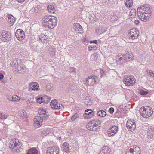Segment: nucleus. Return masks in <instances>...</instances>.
I'll return each instance as SVG.
<instances>
[{"mask_svg":"<svg viewBox=\"0 0 154 154\" xmlns=\"http://www.w3.org/2000/svg\"><path fill=\"white\" fill-rule=\"evenodd\" d=\"M151 11L150 7L148 5L139 7L137 9V14L142 21H148L151 17Z\"/></svg>","mask_w":154,"mask_h":154,"instance_id":"1","label":"nucleus"},{"mask_svg":"<svg viewBox=\"0 0 154 154\" xmlns=\"http://www.w3.org/2000/svg\"><path fill=\"white\" fill-rule=\"evenodd\" d=\"M101 123L100 120L96 119L92 120L88 123L86 125V128L89 130L97 131L99 129L100 125Z\"/></svg>","mask_w":154,"mask_h":154,"instance_id":"2","label":"nucleus"},{"mask_svg":"<svg viewBox=\"0 0 154 154\" xmlns=\"http://www.w3.org/2000/svg\"><path fill=\"white\" fill-rule=\"evenodd\" d=\"M21 143L18 139H12L10 141L9 144V148L12 150L14 149L17 152H21L22 149Z\"/></svg>","mask_w":154,"mask_h":154,"instance_id":"3","label":"nucleus"},{"mask_svg":"<svg viewBox=\"0 0 154 154\" xmlns=\"http://www.w3.org/2000/svg\"><path fill=\"white\" fill-rule=\"evenodd\" d=\"M140 113L141 116L144 118H148L150 117L153 113L152 108L150 107L145 106L142 107L140 110Z\"/></svg>","mask_w":154,"mask_h":154,"instance_id":"4","label":"nucleus"},{"mask_svg":"<svg viewBox=\"0 0 154 154\" xmlns=\"http://www.w3.org/2000/svg\"><path fill=\"white\" fill-rule=\"evenodd\" d=\"M136 79L133 76L126 75L123 79L124 84L127 86H134L136 83Z\"/></svg>","mask_w":154,"mask_h":154,"instance_id":"5","label":"nucleus"},{"mask_svg":"<svg viewBox=\"0 0 154 154\" xmlns=\"http://www.w3.org/2000/svg\"><path fill=\"white\" fill-rule=\"evenodd\" d=\"M48 23L46 27L50 29H53L57 24V18L55 16L51 15L50 20Z\"/></svg>","mask_w":154,"mask_h":154,"instance_id":"6","label":"nucleus"},{"mask_svg":"<svg viewBox=\"0 0 154 154\" xmlns=\"http://www.w3.org/2000/svg\"><path fill=\"white\" fill-rule=\"evenodd\" d=\"M126 126L128 130L131 131H134L136 128L135 120L131 119H128L127 122Z\"/></svg>","mask_w":154,"mask_h":154,"instance_id":"7","label":"nucleus"},{"mask_svg":"<svg viewBox=\"0 0 154 154\" xmlns=\"http://www.w3.org/2000/svg\"><path fill=\"white\" fill-rule=\"evenodd\" d=\"M83 81L86 85L93 86L95 85L96 80L94 76H89L87 78L84 79Z\"/></svg>","mask_w":154,"mask_h":154,"instance_id":"8","label":"nucleus"},{"mask_svg":"<svg viewBox=\"0 0 154 154\" xmlns=\"http://www.w3.org/2000/svg\"><path fill=\"white\" fill-rule=\"evenodd\" d=\"M11 38V33L6 31L2 32L0 35V39L4 42L9 41Z\"/></svg>","mask_w":154,"mask_h":154,"instance_id":"9","label":"nucleus"},{"mask_svg":"<svg viewBox=\"0 0 154 154\" xmlns=\"http://www.w3.org/2000/svg\"><path fill=\"white\" fill-rule=\"evenodd\" d=\"M139 33V32L137 29L133 28L130 30L128 35L131 39H134L137 38Z\"/></svg>","mask_w":154,"mask_h":154,"instance_id":"10","label":"nucleus"},{"mask_svg":"<svg viewBox=\"0 0 154 154\" xmlns=\"http://www.w3.org/2000/svg\"><path fill=\"white\" fill-rule=\"evenodd\" d=\"M15 36L17 39L20 41L23 40L25 37L24 32L20 29H18L16 31Z\"/></svg>","mask_w":154,"mask_h":154,"instance_id":"11","label":"nucleus"},{"mask_svg":"<svg viewBox=\"0 0 154 154\" xmlns=\"http://www.w3.org/2000/svg\"><path fill=\"white\" fill-rule=\"evenodd\" d=\"M38 113L40 115L39 116L42 119H46L48 118V113L47 112L46 109L43 107H40L38 110Z\"/></svg>","mask_w":154,"mask_h":154,"instance_id":"12","label":"nucleus"},{"mask_svg":"<svg viewBox=\"0 0 154 154\" xmlns=\"http://www.w3.org/2000/svg\"><path fill=\"white\" fill-rule=\"evenodd\" d=\"M115 59L117 63H122L128 61L127 56L125 55H120L117 56Z\"/></svg>","mask_w":154,"mask_h":154,"instance_id":"13","label":"nucleus"},{"mask_svg":"<svg viewBox=\"0 0 154 154\" xmlns=\"http://www.w3.org/2000/svg\"><path fill=\"white\" fill-rule=\"evenodd\" d=\"M50 105L53 109H63V108L62 105L57 103V100H52L50 103Z\"/></svg>","mask_w":154,"mask_h":154,"instance_id":"14","label":"nucleus"},{"mask_svg":"<svg viewBox=\"0 0 154 154\" xmlns=\"http://www.w3.org/2000/svg\"><path fill=\"white\" fill-rule=\"evenodd\" d=\"M42 117L39 116H36L34 122V127L38 128L40 127L42 125L43 119Z\"/></svg>","mask_w":154,"mask_h":154,"instance_id":"15","label":"nucleus"},{"mask_svg":"<svg viewBox=\"0 0 154 154\" xmlns=\"http://www.w3.org/2000/svg\"><path fill=\"white\" fill-rule=\"evenodd\" d=\"M119 129L118 127L116 125H114L108 129V134L109 136H113L118 132Z\"/></svg>","mask_w":154,"mask_h":154,"instance_id":"16","label":"nucleus"},{"mask_svg":"<svg viewBox=\"0 0 154 154\" xmlns=\"http://www.w3.org/2000/svg\"><path fill=\"white\" fill-rule=\"evenodd\" d=\"M39 85L36 82H32L29 85V89L35 91H38L39 90Z\"/></svg>","mask_w":154,"mask_h":154,"instance_id":"17","label":"nucleus"},{"mask_svg":"<svg viewBox=\"0 0 154 154\" xmlns=\"http://www.w3.org/2000/svg\"><path fill=\"white\" fill-rule=\"evenodd\" d=\"M59 149L57 147L54 146L48 148L47 151V154H58Z\"/></svg>","mask_w":154,"mask_h":154,"instance_id":"18","label":"nucleus"},{"mask_svg":"<svg viewBox=\"0 0 154 154\" xmlns=\"http://www.w3.org/2000/svg\"><path fill=\"white\" fill-rule=\"evenodd\" d=\"M6 19L8 25L10 26H12L15 22V19L12 15H7Z\"/></svg>","mask_w":154,"mask_h":154,"instance_id":"19","label":"nucleus"},{"mask_svg":"<svg viewBox=\"0 0 154 154\" xmlns=\"http://www.w3.org/2000/svg\"><path fill=\"white\" fill-rule=\"evenodd\" d=\"M51 15H46L44 16L42 19V23L44 26L46 27L50 20Z\"/></svg>","mask_w":154,"mask_h":154,"instance_id":"20","label":"nucleus"},{"mask_svg":"<svg viewBox=\"0 0 154 154\" xmlns=\"http://www.w3.org/2000/svg\"><path fill=\"white\" fill-rule=\"evenodd\" d=\"M92 112V111L91 109L85 110V113L83 115L84 119H88L92 117L93 116Z\"/></svg>","mask_w":154,"mask_h":154,"instance_id":"21","label":"nucleus"},{"mask_svg":"<svg viewBox=\"0 0 154 154\" xmlns=\"http://www.w3.org/2000/svg\"><path fill=\"white\" fill-rule=\"evenodd\" d=\"M73 29L77 32L81 33L82 32V28L81 26L78 23H75L73 26Z\"/></svg>","mask_w":154,"mask_h":154,"instance_id":"22","label":"nucleus"},{"mask_svg":"<svg viewBox=\"0 0 154 154\" xmlns=\"http://www.w3.org/2000/svg\"><path fill=\"white\" fill-rule=\"evenodd\" d=\"M111 149L108 146L103 147L99 154H110Z\"/></svg>","mask_w":154,"mask_h":154,"instance_id":"23","label":"nucleus"},{"mask_svg":"<svg viewBox=\"0 0 154 154\" xmlns=\"http://www.w3.org/2000/svg\"><path fill=\"white\" fill-rule=\"evenodd\" d=\"M63 151L66 153H68L70 152V147L69 144L67 142H65L62 145Z\"/></svg>","mask_w":154,"mask_h":154,"instance_id":"24","label":"nucleus"},{"mask_svg":"<svg viewBox=\"0 0 154 154\" xmlns=\"http://www.w3.org/2000/svg\"><path fill=\"white\" fill-rule=\"evenodd\" d=\"M106 30L105 28L102 26H100L96 29L95 32L97 35H100L104 32Z\"/></svg>","mask_w":154,"mask_h":154,"instance_id":"25","label":"nucleus"},{"mask_svg":"<svg viewBox=\"0 0 154 154\" xmlns=\"http://www.w3.org/2000/svg\"><path fill=\"white\" fill-rule=\"evenodd\" d=\"M154 137V128L152 129H149L147 132V138L150 139Z\"/></svg>","mask_w":154,"mask_h":154,"instance_id":"26","label":"nucleus"},{"mask_svg":"<svg viewBox=\"0 0 154 154\" xmlns=\"http://www.w3.org/2000/svg\"><path fill=\"white\" fill-rule=\"evenodd\" d=\"M48 98V97H45L43 98L42 97L38 96L36 97V99L37 100V102L39 104H41L42 103H46L45 102V100L47 99Z\"/></svg>","mask_w":154,"mask_h":154,"instance_id":"27","label":"nucleus"},{"mask_svg":"<svg viewBox=\"0 0 154 154\" xmlns=\"http://www.w3.org/2000/svg\"><path fill=\"white\" fill-rule=\"evenodd\" d=\"M52 131L53 129L51 128H45L42 132V134L43 135L46 136L47 134H51Z\"/></svg>","mask_w":154,"mask_h":154,"instance_id":"28","label":"nucleus"},{"mask_svg":"<svg viewBox=\"0 0 154 154\" xmlns=\"http://www.w3.org/2000/svg\"><path fill=\"white\" fill-rule=\"evenodd\" d=\"M38 151L35 148H32L29 149L27 154H38Z\"/></svg>","mask_w":154,"mask_h":154,"instance_id":"29","label":"nucleus"},{"mask_svg":"<svg viewBox=\"0 0 154 154\" xmlns=\"http://www.w3.org/2000/svg\"><path fill=\"white\" fill-rule=\"evenodd\" d=\"M132 149H134L133 153L134 154H140V148L137 146H132Z\"/></svg>","mask_w":154,"mask_h":154,"instance_id":"30","label":"nucleus"},{"mask_svg":"<svg viewBox=\"0 0 154 154\" xmlns=\"http://www.w3.org/2000/svg\"><path fill=\"white\" fill-rule=\"evenodd\" d=\"M48 11L51 13H53L55 11V8L52 5H48L47 7Z\"/></svg>","mask_w":154,"mask_h":154,"instance_id":"31","label":"nucleus"},{"mask_svg":"<svg viewBox=\"0 0 154 154\" xmlns=\"http://www.w3.org/2000/svg\"><path fill=\"white\" fill-rule=\"evenodd\" d=\"M8 99L10 101L18 102L20 100V98L17 95H14L12 96V98H11L10 99L8 98Z\"/></svg>","mask_w":154,"mask_h":154,"instance_id":"32","label":"nucleus"},{"mask_svg":"<svg viewBox=\"0 0 154 154\" xmlns=\"http://www.w3.org/2000/svg\"><path fill=\"white\" fill-rule=\"evenodd\" d=\"M136 11L135 9H132L131 10L129 13V16L131 18H134L136 17Z\"/></svg>","mask_w":154,"mask_h":154,"instance_id":"33","label":"nucleus"},{"mask_svg":"<svg viewBox=\"0 0 154 154\" xmlns=\"http://www.w3.org/2000/svg\"><path fill=\"white\" fill-rule=\"evenodd\" d=\"M97 115L101 117H104L106 115V112L104 111L100 110L97 112Z\"/></svg>","mask_w":154,"mask_h":154,"instance_id":"34","label":"nucleus"},{"mask_svg":"<svg viewBox=\"0 0 154 154\" xmlns=\"http://www.w3.org/2000/svg\"><path fill=\"white\" fill-rule=\"evenodd\" d=\"M125 5L128 7H131L133 5L132 0H126L125 2Z\"/></svg>","mask_w":154,"mask_h":154,"instance_id":"35","label":"nucleus"},{"mask_svg":"<svg viewBox=\"0 0 154 154\" xmlns=\"http://www.w3.org/2000/svg\"><path fill=\"white\" fill-rule=\"evenodd\" d=\"M84 102L87 105L88 103L91 104L92 102L91 98L89 97H86L84 100Z\"/></svg>","mask_w":154,"mask_h":154,"instance_id":"36","label":"nucleus"},{"mask_svg":"<svg viewBox=\"0 0 154 154\" xmlns=\"http://www.w3.org/2000/svg\"><path fill=\"white\" fill-rule=\"evenodd\" d=\"M39 39L42 41L43 42H45V41H46L47 39H48L47 37L44 35H41L39 37Z\"/></svg>","mask_w":154,"mask_h":154,"instance_id":"37","label":"nucleus"},{"mask_svg":"<svg viewBox=\"0 0 154 154\" xmlns=\"http://www.w3.org/2000/svg\"><path fill=\"white\" fill-rule=\"evenodd\" d=\"M26 103L27 105V107L29 109H31L33 107V102L32 101H30L29 100H27L26 101Z\"/></svg>","mask_w":154,"mask_h":154,"instance_id":"38","label":"nucleus"},{"mask_svg":"<svg viewBox=\"0 0 154 154\" xmlns=\"http://www.w3.org/2000/svg\"><path fill=\"white\" fill-rule=\"evenodd\" d=\"M127 54L128 58L129 60V61L132 60L134 59V54L131 53H129L128 54Z\"/></svg>","mask_w":154,"mask_h":154,"instance_id":"39","label":"nucleus"},{"mask_svg":"<svg viewBox=\"0 0 154 154\" xmlns=\"http://www.w3.org/2000/svg\"><path fill=\"white\" fill-rule=\"evenodd\" d=\"M47 90L51 91L53 89V85L52 84H48L46 87Z\"/></svg>","mask_w":154,"mask_h":154,"instance_id":"40","label":"nucleus"},{"mask_svg":"<svg viewBox=\"0 0 154 154\" xmlns=\"http://www.w3.org/2000/svg\"><path fill=\"white\" fill-rule=\"evenodd\" d=\"M132 146L131 147H129L127 150L125 154H134L133 152L134 149H132Z\"/></svg>","mask_w":154,"mask_h":154,"instance_id":"41","label":"nucleus"},{"mask_svg":"<svg viewBox=\"0 0 154 154\" xmlns=\"http://www.w3.org/2000/svg\"><path fill=\"white\" fill-rule=\"evenodd\" d=\"M138 93L140 95H146L148 93V92L146 91H144L143 90L140 89L139 90Z\"/></svg>","mask_w":154,"mask_h":154,"instance_id":"42","label":"nucleus"},{"mask_svg":"<svg viewBox=\"0 0 154 154\" xmlns=\"http://www.w3.org/2000/svg\"><path fill=\"white\" fill-rule=\"evenodd\" d=\"M93 49L95 50L97 49V48L96 46L93 45H90L88 46V50L89 51H93Z\"/></svg>","mask_w":154,"mask_h":154,"instance_id":"43","label":"nucleus"},{"mask_svg":"<svg viewBox=\"0 0 154 154\" xmlns=\"http://www.w3.org/2000/svg\"><path fill=\"white\" fill-rule=\"evenodd\" d=\"M79 117V114L77 113H75L71 117V120L72 121H75Z\"/></svg>","mask_w":154,"mask_h":154,"instance_id":"44","label":"nucleus"},{"mask_svg":"<svg viewBox=\"0 0 154 154\" xmlns=\"http://www.w3.org/2000/svg\"><path fill=\"white\" fill-rule=\"evenodd\" d=\"M7 118V116L3 113H0V119H5Z\"/></svg>","mask_w":154,"mask_h":154,"instance_id":"45","label":"nucleus"},{"mask_svg":"<svg viewBox=\"0 0 154 154\" xmlns=\"http://www.w3.org/2000/svg\"><path fill=\"white\" fill-rule=\"evenodd\" d=\"M111 19L112 21H117L118 20V18L116 15H113L111 17Z\"/></svg>","mask_w":154,"mask_h":154,"instance_id":"46","label":"nucleus"},{"mask_svg":"<svg viewBox=\"0 0 154 154\" xmlns=\"http://www.w3.org/2000/svg\"><path fill=\"white\" fill-rule=\"evenodd\" d=\"M30 11L31 12H33L36 13L37 12L38 10H37V8L36 7H34L32 8Z\"/></svg>","mask_w":154,"mask_h":154,"instance_id":"47","label":"nucleus"},{"mask_svg":"<svg viewBox=\"0 0 154 154\" xmlns=\"http://www.w3.org/2000/svg\"><path fill=\"white\" fill-rule=\"evenodd\" d=\"M100 72L101 75V76H104L105 75L104 71L101 69H100Z\"/></svg>","mask_w":154,"mask_h":154,"instance_id":"48","label":"nucleus"},{"mask_svg":"<svg viewBox=\"0 0 154 154\" xmlns=\"http://www.w3.org/2000/svg\"><path fill=\"white\" fill-rule=\"evenodd\" d=\"M109 112L111 114H112L113 112H114V109L112 107H111L110 108L109 110Z\"/></svg>","mask_w":154,"mask_h":154,"instance_id":"49","label":"nucleus"},{"mask_svg":"<svg viewBox=\"0 0 154 154\" xmlns=\"http://www.w3.org/2000/svg\"><path fill=\"white\" fill-rule=\"evenodd\" d=\"M90 43L91 44L92 43H94L97 44V40H94L93 41H90Z\"/></svg>","mask_w":154,"mask_h":154,"instance_id":"50","label":"nucleus"},{"mask_svg":"<svg viewBox=\"0 0 154 154\" xmlns=\"http://www.w3.org/2000/svg\"><path fill=\"white\" fill-rule=\"evenodd\" d=\"M3 77L4 76L3 74L1 73H0V80H2L3 79Z\"/></svg>","mask_w":154,"mask_h":154,"instance_id":"51","label":"nucleus"},{"mask_svg":"<svg viewBox=\"0 0 154 154\" xmlns=\"http://www.w3.org/2000/svg\"><path fill=\"white\" fill-rule=\"evenodd\" d=\"M134 23L136 25H138L139 23V20H135Z\"/></svg>","mask_w":154,"mask_h":154,"instance_id":"52","label":"nucleus"},{"mask_svg":"<svg viewBox=\"0 0 154 154\" xmlns=\"http://www.w3.org/2000/svg\"><path fill=\"white\" fill-rule=\"evenodd\" d=\"M149 75L151 76H152V75L153 74L154 72H152L151 71H150L149 72Z\"/></svg>","mask_w":154,"mask_h":154,"instance_id":"53","label":"nucleus"},{"mask_svg":"<svg viewBox=\"0 0 154 154\" xmlns=\"http://www.w3.org/2000/svg\"><path fill=\"white\" fill-rule=\"evenodd\" d=\"M25 0H17L19 3H22Z\"/></svg>","mask_w":154,"mask_h":154,"instance_id":"54","label":"nucleus"},{"mask_svg":"<svg viewBox=\"0 0 154 154\" xmlns=\"http://www.w3.org/2000/svg\"><path fill=\"white\" fill-rule=\"evenodd\" d=\"M83 41L85 42H88V40L86 38H84L83 40Z\"/></svg>","mask_w":154,"mask_h":154,"instance_id":"55","label":"nucleus"},{"mask_svg":"<svg viewBox=\"0 0 154 154\" xmlns=\"http://www.w3.org/2000/svg\"><path fill=\"white\" fill-rule=\"evenodd\" d=\"M57 139L58 140H60V139H61V137H57Z\"/></svg>","mask_w":154,"mask_h":154,"instance_id":"56","label":"nucleus"},{"mask_svg":"<svg viewBox=\"0 0 154 154\" xmlns=\"http://www.w3.org/2000/svg\"><path fill=\"white\" fill-rule=\"evenodd\" d=\"M7 98L8 99V98L9 99H10L11 98H12L10 96H8L7 97Z\"/></svg>","mask_w":154,"mask_h":154,"instance_id":"57","label":"nucleus"},{"mask_svg":"<svg viewBox=\"0 0 154 154\" xmlns=\"http://www.w3.org/2000/svg\"><path fill=\"white\" fill-rule=\"evenodd\" d=\"M152 76L154 77V73H153V75H152Z\"/></svg>","mask_w":154,"mask_h":154,"instance_id":"58","label":"nucleus"},{"mask_svg":"<svg viewBox=\"0 0 154 154\" xmlns=\"http://www.w3.org/2000/svg\"><path fill=\"white\" fill-rule=\"evenodd\" d=\"M18 71H20V69H18Z\"/></svg>","mask_w":154,"mask_h":154,"instance_id":"59","label":"nucleus"},{"mask_svg":"<svg viewBox=\"0 0 154 154\" xmlns=\"http://www.w3.org/2000/svg\"><path fill=\"white\" fill-rule=\"evenodd\" d=\"M50 101V99H49V100H48V101Z\"/></svg>","mask_w":154,"mask_h":154,"instance_id":"60","label":"nucleus"},{"mask_svg":"<svg viewBox=\"0 0 154 154\" xmlns=\"http://www.w3.org/2000/svg\"><path fill=\"white\" fill-rule=\"evenodd\" d=\"M22 112V113H24L23 112Z\"/></svg>","mask_w":154,"mask_h":154,"instance_id":"61","label":"nucleus"}]
</instances>
